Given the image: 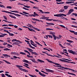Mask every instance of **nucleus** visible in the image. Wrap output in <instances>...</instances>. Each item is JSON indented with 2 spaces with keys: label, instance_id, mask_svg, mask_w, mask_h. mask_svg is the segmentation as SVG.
Returning <instances> with one entry per match:
<instances>
[{
  "label": "nucleus",
  "instance_id": "f257e3e1",
  "mask_svg": "<svg viewBox=\"0 0 77 77\" xmlns=\"http://www.w3.org/2000/svg\"><path fill=\"white\" fill-rule=\"evenodd\" d=\"M26 48L27 50H28L29 51H30V52L32 54H34L35 55H36V56H38V54L36 52H33V50L30 49L28 48Z\"/></svg>",
  "mask_w": 77,
  "mask_h": 77
},
{
  "label": "nucleus",
  "instance_id": "f03ea898",
  "mask_svg": "<svg viewBox=\"0 0 77 77\" xmlns=\"http://www.w3.org/2000/svg\"><path fill=\"white\" fill-rule=\"evenodd\" d=\"M16 66L17 67V68H19V69L20 70H21V71H24V72H28V70L25 69H23L22 68H20V65H16Z\"/></svg>",
  "mask_w": 77,
  "mask_h": 77
},
{
  "label": "nucleus",
  "instance_id": "7ed1b4c3",
  "mask_svg": "<svg viewBox=\"0 0 77 77\" xmlns=\"http://www.w3.org/2000/svg\"><path fill=\"white\" fill-rule=\"evenodd\" d=\"M54 64H55V65H57V66H56V67H60V68H64L65 69V67L62 66V65H60V64L58 63H55L54 62L53 63Z\"/></svg>",
  "mask_w": 77,
  "mask_h": 77
},
{
  "label": "nucleus",
  "instance_id": "20e7f679",
  "mask_svg": "<svg viewBox=\"0 0 77 77\" xmlns=\"http://www.w3.org/2000/svg\"><path fill=\"white\" fill-rule=\"evenodd\" d=\"M68 51L69 53H71L73 54H76V53H75V52L72 51V50H68Z\"/></svg>",
  "mask_w": 77,
  "mask_h": 77
},
{
  "label": "nucleus",
  "instance_id": "39448f33",
  "mask_svg": "<svg viewBox=\"0 0 77 77\" xmlns=\"http://www.w3.org/2000/svg\"><path fill=\"white\" fill-rule=\"evenodd\" d=\"M21 1H23V2H29L30 3H32V4H35V3L33 2H32L31 1H29V0H20Z\"/></svg>",
  "mask_w": 77,
  "mask_h": 77
},
{
  "label": "nucleus",
  "instance_id": "423d86ee",
  "mask_svg": "<svg viewBox=\"0 0 77 77\" xmlns=\"http://www.w3.org/2000/svg\"><path fill=\"white\" fill-rule=\"evenodd\" d=\"M50 34L51 35L53 36V37H54V39L55 40H56V35H54V34L53 33H52L51 32Z\"/></svg>",
  "mask_w": 77,
  "mask_h": 77
},
{
  "label": "nucleus",
  "instance_id": "0eeeda50",
  "mask_svg": "<svg viewBox=\"0 0 77 77\" xmlns=\"http://www.w3.org/2000/svg\"><path fill=\"white\" fill-rule=\"evenodd\" d=\"M59 60L61 61V62H66V63H70V62L67 61L66 60H62L61 59H60Z\"/></svg>",
  "mask_w": 77,
  "mask_h": 77
},
{
  "label": "nucleus",
  "instance_id": "6e6552de",
  "mask_svg": "<svg viewBox=\"0 0 77 77\" xmlns=\"http://www.w3.org/2000/svg\"><path fill=\"white\" fill-rule=\"evenodd\" d=\"M42 53H45V54H46L48 56H51V57H54V56L51 54H49L48 53H47L46 52H45L42 51Z\"/></svg>",
  "mask_w": 77,
  "mask_h": 77
},
{
  "label": "nucleus",
  "instance_id": "1a4fd4ad",
  "mask_svg": "<svg viewBox=\"0 0 77 77\" xmlns=\"http://www.w3.org/2000/svg\"><path fill=\"white\" fill-rule=\"evenodd\" d=\"M45 70L47 71H48V72H54V71L49 69H45Z\"/></svg>",
  "mask_w": 77,
  "mask_h": 77
},
{
  "label": "nucleus",
  "instance_id": "9d476101",
  "mask_svg": "<svg viewBox=\"0 0 77 77\" xmlns=\"http://www.w3.org/2000/svg\"><path fill=\"white\" fill-rule=\"evenodd\" d=\"M24 65H23L24 66L26 67L27 68H29V69H30V68H29V67L27 66H29V64H28L26 63H24Z\"/></svg>",
  "mask_w": 77,
  "mask_h": 77
},
{
  "label": "nucleus",
  "instance_id": "9b49d317",
  "mask_svg": "<svg viewBox=\"0 0 77 77\" xmlns=\"http://www.w3.org/2000/svg\"><path fill=\"white\" fill-rule=\"evenodd\" d=\"M33 9H37L38 11H40L41 10H39V8L37 7H36L35 6H34L33 7Z\"/></svg>",
  "mask_w": 77,
  "mask_h": 77
},
{
  "label": "nucleus",
  "instance_id": "f8f14e48",
  "mask_svg": "<svg viewBox=\"0 0 77 77\" xmlns=\"http://www.w3.org/2000/svg\"><path fill=\"white\" fill-rule=\"evenodd\" d=\"M40 12H41L42 13V14H50V12H44L42 11V10H40Z\"/></svg>",
  "mask_w": 77,
  "mask_h": 77
},
{
  "label": "nucleus",
  "instance_id": "ddd939ff",
  "mask_svg": "<svg viewBox=\"0 0 77 77\" xmlns=\"http://www.w3.org/2000/svg\"><path fill=\"white\" fill-rule=\"evenodd\" d=\"M54 17H61L60 16H61V14H54Z\"/></svg>",
  "mask_w": 77,
  "mask_h": 77
},
{
  "label": "nucleus",
  "instance_id": "4468645a",
  "mask_svg": "<svg viewBox=\"0 0 77 77\" xmlns=\"http://www.w3.org/2000/svg\"><path fill=\"white\" fill-rule=\"evenodd\" d=\"M38 74H39L40 75H41V76H42V77H45V76H46V75H44V74H42V73H41L40 72H38Z\"/></svg>",
  "mask_w": 77,
  "mask_h": 77
},
{
  "label": "nucleus",
  "instance_id": "2eb2a0df",
  "mask_svg": "<svg viewBox=\"0 0 77 77\" xmlns=\"http://www.w3.org/2000/svg\"><path fill=\"white\" fill-rule=\"evenodd\" d=\"M11 54H13V55H18V54L17 53V52H12L11 53Z\"/></svg>",
  "mask_w": 77,
  "mask_h": 77
},
{
  "label": "nucleus",
  "instance_id": "dca6fc26",
  "mask_svg": "<svg viewBox=\"0 0 77 77\" xmlns=\"http://www.w3.org/2000/svg\"><path fill=\"white\" fill-rule=\"evenodd\" d=\"M37 61H38V62H40V63H42L43 62V63H44L45 62V61L39 59H38L37 60Z\"/></svg>",
  "mask_w": 77,
  "mask_h": 77
},
{
  "label": "nucleus",
  "instance_id": "f3484780",
  "mask_svg": "<svg viewBox=\"0 0 77 77\" xmlns=\"http://www.w3.org/2000/svg\"><path fill=\"white\" fill-rule=\"evenodd\" d=\"M23 62H25V63H29V61L26 60L25 59H24L23 60H22Z\"/></svg>",
  "mask_w": 77,
  "mask_h": 77
},
{
  "label": "nucleus",
  "instance_id": "a211bd4d",
  "mask_svg": "<svg viewBox=\"0 0 77 77\" xmlns=\"http://www.w3.org/2000/svg\"><path fill=\"white\" fill-rule=\"evenodd\" d=\"M29 31H31V32H36V31H35V30L32 28H29Z\"/></svg>",
  "mask_w": 77,
  "mask_h": 77
},
{
  "label": "nucleus",
  "instance_id": "6ab92c4d",
  "mask_svg": "<svg viewBox=\"0 0 77 77\" xmlns=\"http://www.w3.org/2000/svg\"><path fill=\"white\" fill-rule=\"evenodd\" d=\"M46 60H47V61H48V62H49L50 63H53L54 62L52 61L49 60V59H46Z\"/></svg>",
  "mask_w": 77,
  "mask_h": 77
},
{
  "label": "nucleus",
  "instance_id": "aec40b11",
  "mask_svg": "<svg viewBox=\"0 0 77 77\" xmlns=\"http://www.w3.org/2000/svg\"><path fill=\"white\" fill-rule=\"evenodd\" d=\"M68 7H69V6L65 5L64 6V9H65V10H66V9H67L68 8Z\"/></svg>",
  "mask_w": 77,
  "mask_h": 77
},
{
  "label": "nucleus",
  "instance_id": "412c9836",
  "mask_svg": "<svg viewBox=\"0 0 77 77\" xmlns=\"http://www.w3.org/2000/svg\"><path fill=\"white\" fill-rule=\"evenodd\" d=\"M46 24H48L49 25H52V26H54V24L52 23H48L47 22H46Z\"/></svg>",
  "mask_w": 77,
  "mask_h": 77
},
{
  "label": "nucleus",
  "instance_id": "4be33fe9",
  "mask_svg": "<svg viewBox=\"0 0 77 77\" xmlns=\"http://www.w3.org/2000/svg\"><path fill=\"white\" fill-rule=\"evenodd\" d=\"M9 17L12 18H14V19H16V17L15 16H13L11 15H9Z\"/></svg>",
  "mask_w": 77,
  "mask_h": 77
},
{
  "label": "nucleus",
  "instance_id": "5701e85b",
  "mask_svg": "<svg viewBox=\"0 0 77 77\" xmlns=\"http://www.w3.org/2000/svg\"><path fill=\"white\" fill-rule=\"evenodd\" d=\"M67 74H70V75H75V76H76V75H75V74L72 73H70L69 72H68Z\"/></svg>",
  "mask_w": 77,
  "mask_h": 77
},
{
  "label": "nucleus",
  "instance_id": "b1692460",
  "mask_svg": "<svg viewBox=\"0 0 77 77\" xmlns=\"http://www.w3.org/2000/svg\"><path fill=\"white\" fill-rule=\"evenodd\" d=\"M3 61H4V62H5L7 63H8V64H10H10H11V63L7 61V60H4Z\"/></svg>",
  "mask_w": 77,
  "mask_h": 77
},
{
  "label": "nucleus",
  "instance_id": "393cba45",
  "mask_svg": "<svg viewBox=\"0 0 77 77\" xmlns=\"http://www.w3.org/2000/svg\"><path fill=\"white\" fill-rule=\"evenodd\" d=\"M31 60L34 63H37V62H36V61H35V58H34L33 59H31Z\"/></svg>",
  "mask_w": 77,
  "mask_h": 77
},
{
  "label": "nucleus",
  "instance_id": "a878e982",
  "mask_svg": "<svg viewBox=\"0 0 77 77\" xmlns=\"http://www.w3.org/2000/svg\"><path fill=\"white\" fill-rule=\"evenodd\" d=\"M64 69H69V70H70L71 71H74V70H73L71 69H69L68 68L64 67Z\"/></svg>",
  "mask_w": 77,
  "mask_h": 77
},
{
  "label": "nucleus",
  "instance_id": "bb28decb",
  "mask_svg": "<svg viewBox=\"0 0 77 77\" xmlns=\"http://www.w3.org/2000/svg\"><path fill=\"white\" fill-rule=\"evenodd\" d=\"M8 34H9V36H14V34L11 33L9 32Z\"/></svg>",
  "mask_w": 77,
  "mask_h": 77
},
{
  "label": "nucleus",
  "instance_id": "cd10ccee",
  "mask_svg": "<svg viewBox=\"0 0 77 77\" xmlns=\"http://www.w3.org/2000/svg\"><path fill=\"white\" fill-rule=\"evenodd\" d=\"M4 51H11V49H8V48H5L4 49Z\"/></svg>",
  "mask_w": 77,
  "mask_h": 77
},
{
  "label": "nucleus",
  "instance_id": "c85d7f7f",
  "mask_svg": "<svg viewBox=\"0 0 77 77\" xmlns=\"http://www.w3.org/2000/svg\"><path fill=\"white\" fill-rule=\"evenodd\" d=\"M2 55L3 56H6L7 57H11L10 55H9L7 54H3Z\"/></svg>",
  "mask_w": 77,
  "mask_h": 77
},
{
  "label": "nucleus",
  "instance_id": "c756f323",
  "mask_svg": "<svg viewBox=\"0 0 77 77\" xmlns=\"http://www.w3.org/2000/svg\"><path fill=\"white\" fill-rule=\"evenodd\" d=\"M1 36L2 37H2H4V36H5V35H7V34H2V33H1Z\"/></svg>",
  "mask_w": 77,
  "mask_h": 77
},
{
  "label": "nucleus",
  "instance_id": "7c9ffc66",
  "mask_svg": "<svg viewBox=\"0 0 77 77\" xmlns=\"http://www.w3.org/2000/svg\"><path fill=\"white\" fill-rule=\"evenodd\" d=\"M40 19H43V20H45L46 19V17H45V16H44L43 17L40 18Z\"/></svg>",
  "mask_w": 77,
  "mask_h": 77
},
{
  "label": "nucleus",
  "instance_id": "2f4dec72",
  "mask_svg": "<svg viewBox=\"0 0 77 77\" xmlns=\"http://www.w3.org/2000/svg\"><path fill=\"white\" fill-rule=\"evenodd\" d=\"M33 14H34V15L35 16V17H36V16H39V15L38 14H36L35 12H34Z\"/></svg>",
  "mask_w": 77,
  "mask_h": 77
},
{
  "label": "nucleus",
  "instance_id": "473e14b6",
  "mask_svg": "<svg viewBox=\"0 0 77 77\" xmlns=\"http://www.w3.org/2000/svg\"><path fill=\"white\" fill-rule=\"evenodd\" d=\"M28 25H27V26H28V27H30L31 28H32V27H33V26L32 25L29 24H28Z\"/></svg>",
  "mask_w": 77,
  "mask_h": 77
},
{
  "label": "nucleus",
  "instance_id": "72a5a7b5",
  "mask_svg": "<svg viewBox=\"0 0 77 77\" xmlns=\"http://www.w3.org/2000/svg\"><path fill=\"white\" fill-rule=\"evenodd\" d=\"M66 41H67V42H70V43H72V42H73V41L70 40H67Z\"/></svg>",
  "mask_w": 77,
  "mask_h": 77
},
{
  "label": "nucleus",
  "instance_id": "f704fd0d",
  "mask_svg": "<svg viewBox=\"0 0 77 77\" xmlns=\"http://www.w3.org/2000/svg\"><path fill=\"white\" fill-rule=\"evenodd\" d=\"M46 29L47 30H53V29L50 28H47Z\"/></svg>",
  "mask_w": 77,
  "mask_h": 77
},
{
  "label": "nucleus",
  "instance_id": "c9c22d12",
  "mask_svg": "<svg viewBox=\"0 0 77 77\" xmlns=\"http://www.w3.org/2000/svg\"><path fill=\"white\" fill-rule=\"evenodd\" d=\"M20 54H23V55H26V54L23 52H20Z\"/></svg>",
  "mask_w": 77,
  "mask_h": 77
},
{
  "label": "nucleus",
  "instance_id": "e433bc0d",
  "mask_svg": "<svg viewBox=\"0 0 77 77\" xmlns=\"http://www.w3.org/2000/svg\"><path fill=\"white\" fill-rule=\"evenodd\" d=\"M29 17H35V16L33 14H29Z\"/></svg>",
  "mask_w": 77,
  "mask_h": 77
},
{
  "label": "nucleus",
  "instance_id": "4c0bfd02",
  "mask_svg": "<svg viewBox=\"0 0 77 77\" xmlns=\"http://www.w3.org/2000/svg\"><path fill=\"white\" fill-rule=\"evenodd\" d=\"M23 6H24V7H25V8H30V7L29 6H28L27 5H24Z\"/></svg>",
  "mask_w": 77,
  "mask_h": 77
},
{
  "label": "nucleus",
  "instance_id": "58836bf2",
  "mask_svg": "<svg viewBox=\"0 0 77 77\" xmlns=\"http://www.w3.org/2000/svg\"><path fill=\"white\" fill-rule=\"evenodd\" d=\"M6 8H8V9H12V7L11 6H8L6 7Z\"/></svg>",
  "mask_w": 77,
  "mask_h": 77
},
{
  "label": "nucleus",
  "instance_id": "ea45409f",
  "mask_svg": "<svg viewBox=\"0 0 77 77\" xmlns=\"http://www.w3.org/2000/svg\"><path fill=\"white\" fill-rule=\"evenodd\" d=\"M61 16H62V17L63 16H64V17H66V15L63 14H61Z\"/></svg>",
  "mask_w": 77,
  "mask_h": 77
},
{
  "label": "nucleus",
  "instance_id": "a19ab883",
  "mask_svg": "<svg viewBox=\"0 0 77 77\" xmlns=\"http://www.w3.org/2000/svg\"><path fill=\"white\" fill-rule=\"evenodd\" d=\"M0 7L1 8H5V7L3 5H0Z\"/></svg>",
  "mask_w": 77,
  "mask_h": 77
},
{
  "label": "nucleus",
  "instance_id": "79ce46f5",
  "mask_svg": "<svg viewBox=\"0 0 77 77\" xmlns=\"http://www.w3.org/2000/svg\"><path fill=\"white\" fill-rule=\"evenodd\" d=\"M23 9H25V10H26V11H29V9L25 7H23Z\"/></svg>",
  "mask_w": 77,
  "mask_h": 77
},
{
  "label": "nucleus",
  "instance_id": "37998d69",
  "mask_svg": "<svg viewBox=\"0 0 77 77\" xmlns=\"http://www.w3.org/2000/svg\"><path fill=\"white\" fill-rule=\"evenodd\" d=\"M60 27H63V28H64V29H65V26H64L61 25H60Z\"/></svg>",
  "mask_w": 77,
  "mask_h": 77
},
{
  "label": "nucleus",
  "instance_id": "c03bdc74",
  "mask_svg": "<svg viewBox=\"0 0 77 77\" xmlns=\"http://www.w3.org/2000/svg\"><path fill=\"white\" fill-rule=\"evenodd\" d=\"M64 60H68V61H72V60H68L67 59H63Z\"/></svg>",
  "mask_w": 77,
  "mask_h": 77
},
{
  "label": "nucleus",
  "instance_id": "a18cd8bd",
  "mask_svg": "<svg viewBox=\"0 0 77 77\" xmlns=\"http://www.w3.org/2000/svg\"><path fill=\"white\" fill-rule=\"evenodd\" d=\"M31 45H32L34 47H37V46H36V45H35L34 44H33L32 42H31Z\"/></svg>",
  "mask_w": 77,
  "mask_h": 77
},
{
  "label": "nucleus",
  "instance_id": "49530a36",
  "mask_svg": "<svg viewBox=\"0 0 77 77\" xmlns=\"http://www.w3.org/2000/svg\"><path fill=\"white\" fill-rule=\"evenodd\" d=\"M53 19H46V20L47 21H52Z\"/></svg>",
  "mask_w": 77,
  "mask_h": 77
},
{
  "label": "nucleus",
  "instance_id": "de8ad7c7",
  "mask_svg": "<svg viewBox=\"0 0 77 77\" xmlns=\"http://www.w3.org/2000/svg\"><path fill=\"white\" fill-rule=\"evenodd\" d=\"M74 11V9H71L69 10V11H70V12H71V13H72V12H73V11Z\"/></svg>",
  "mask_w": 77,
  "mask_h": 77
},
{
  "label": "nucleus",
  "instance_id": "09e8293b",
  "mask_svg": "<svg viewBox=\"0 0 77 77\" xmlns=\"http://www.w3.org/2000/svg\"><path fill=\"white\" fill-rule=\"evenodd\" d=\"M7 44H8V43L5 42H4L2 44V45H7Z\"/></svg>",
  "mask_w": 77,
  "mask_h": 77
},
{
  "label": "nucleus",
  "instance_id": "8fccbe9b",
  "mask_svg": "<svg viewBox=\"0 0 77 77\" xmlns=\"http://www.w3.org/2000/svg\"><path fill=\"white\" fill-rule=\"evenodd\" d=\"M19 44V43L14 42V43H13V44H14V45H18V44Z\"/></svg>",
  "mask_w": 77,
  "mask_h": 77
},
{
  "label": "nucleus",
  "instance_id": "3c124183",
  "mask_svg": "<svg viewBox=\"0 0 77 77\" xmlns=\"http://www.w3.org/2000/svg\"><path fill=\"white\" fill-rule=\"evenodd\" d=\"M3 17H4V18L5 20H8L7 17H6L5 16H4Z\"/></svg>",
  "mask_w": 77,
  "mask_h": 77
},
{
  "label": "nucleus",
  "instance_id": "603ef678",
  "mask_svg": "<svg viewBox=\"0 0 77 77\" xmlns=\"http://www.w3.org/2000/svg\"><path fill=\"white\" fill-rule=\"evenodd\" d=\"M64 11H65V10H61L60 11H59V12H64Z\"/></svg>",
  "mask_w": 77,
  "mask_h": 77
},
{
  "label": "nucleus",
  "instance_id": "864d4df0",
  "mask_svg": "<svg viewBox=\"0 0 77 77\" xmlns=\"http://www.w3.org/2000/svg\"><path fill=\"white\" fill-rule=\"evenodd\" d=\"M48 36L49 38H53V36H52V35H48Z\"/></svg>",
  "mask_w": 77,
  "mask_h": 77
},
{
  "label": "nucleus",
  "instance_id": "5fc2aeb1",
  "mask_svg": "<svg viewBox=\"0 0 77 77\" xmlns=\"http://www.w3.org/2000/svg\"><path fill=\"white\" fill-rule=\"evenodd\" d=\"M35 30H37V31H38V32H40V30L39 29H38V28H35Z\"/></svg>",
  "mask_w": 77,
  "mask_h": 77
},
{
  "label": "nucleus",
  "instance_id": "6e6d98bb",
  "mask_svg": "<svg viewBox=\"0 0 77 77\" xmlns=\"http://www.w3.org/2000/svg\"><path fill=\"white\" fill-rule=\"evenodd\" d=\"M71 12L70 11H69V12L67 15H70L71 14Z\"/></svg>",
  "mask_w": 77,
  "mask_h": 77
},
{
  "label": "nucleus",
  "instance_id": "4d7b16f0",
  "mask_svg": "<svg viewBox=\"0 0 77 77\" xmlns=\"http://www.w3.org/2000/svg\"><path fill=\"white\" fill-rule=\"evenodd\" d=\"M27 57H30V58H31V57H32V56H30V55H27Z\"/></svg>",
  "mask_w": 77,
  "mask_h": 77
},
{
  "label": "nucleus",
  "instance_id": "13d9d810",
  "mask_svg": "<svg viewBox=\"0 0 77 77\" xmlns=\"http://www.w3.org/2000/svg\"><path fill=\"white\" fill-rule=\"evenodd\" d=\"M69 32H71L72 33H75V31H74L69 30Z\"/></svg>",
  "mask_w": 77,
  "mask_h": 77
},
{
  "label": "nucleus",
  "instance_id": "bf43d9fd",
  "mask_svg": "<svg viewBox=\"0 0 77 77\" xmlns=\"http://www.w3.org/2000/svg\"><path fill=\"white\" fill-rule=\"evenodd\" d=\"M66 4H70L71 3V2L70 1L66 2Z\"/></svg>",
  "mask_w": 77,
  "mask_h": 77
},
{
  "label": "nucleus",
  "instance_id": "052dcab7",
  "mask_svg": "<svg viewBox=\"0 0 77 77\" xmlns=\"http://www.w3.org/2000/svg\"><path fill=\"white\" fill-rule=\"evenodd\" d=\"M8 46V47H12V45H11L9 44H8L7 45Z\"/></svg>",
  "mask_w": 77,
  "mask_h": 77
},
{
  "label": "nucleus",
  "instance_id": "680f3d73",
  "mask_svg": "<svg viewBox=\"0 0 77 77\" xmlns=\"http://www.w3.org/2000/svg\"><path fill=\"white\" fill-rule=\"evenodd\" d=\"M4 26H7V27H8V25L4 24L3 25H2V27H4Z\"/></svg>",
  "mask_w": 77,
  "mask_h": 77
},
{
  "label": "nucleus",
  "instance_id": "e2e57ef3",
  "mask_svg": "<svg viewBox=\"0 0 77 77\" xmlns=\"http://www.w3.org/2000/svg\"><path fill=\"white\" fill-rule=\"evenodd\" d=\"M15 16H17V17H21V15L17 14H16Z\"/></svg>",
  "mask_w": 77,
  "mask_h": 77
},
{
  "label": "nucleus",
  "instance_id": "0e129e2a",
  "mask_svg": "<svg viewBox=\"0 0 77 77\" xmlns=\"http://www.w3.org/2000/svg\"><path fill=\"white\" fill-rule=\"evenodd\" d=\"M4 32H7V33H8L9 32V31H8V30H4Z\"/></svg>",
  "mask_w": 77,
  "mask_h": 77
},
{
  "label": "nucleus",
  "instance_id": "69168bd1",
  "mask_svg": "<svg viewBox=\"0 0 77 77\" xmlns=\"http://www.w3.org/2000/svg\"><path fill=\"white\" fill-rule=\"evenodd\" d=\"M8 26H14V25L11 24H9Z\"/></svg>",
  "mask_w": 77,
  "mask_h": 77
},
{
  "label": "nucleus",
  "instance_id": "338daca9",
  "mask_svg": "<svg viewBox=\"0 0 77 77\" xmlns=\"http://www.w3.org/2000/svg\"><path fill=\"white\" fill-rule=\"evenodd\" d=\"M29 76H30V77H35L33 75H30V74H29Z\"/></svg>",
  "mask_w": 77,
  "mask_h": 77
},
{
  "label": "nucleus",
  "instance_id": "774afa93",
  "mask_svg": "<svg viewBox=\"0 0 77 77\" xmlns=\"http://www.w3.org/2000/svg\"><path fill=\"white\" fill-rule=\"evenodd\" d=\"M2 77H5V75L4 74H2L1 75Z\"/></svg>",
  "mask_w": 77,
  "mask_h": 77
}]
</instances>
